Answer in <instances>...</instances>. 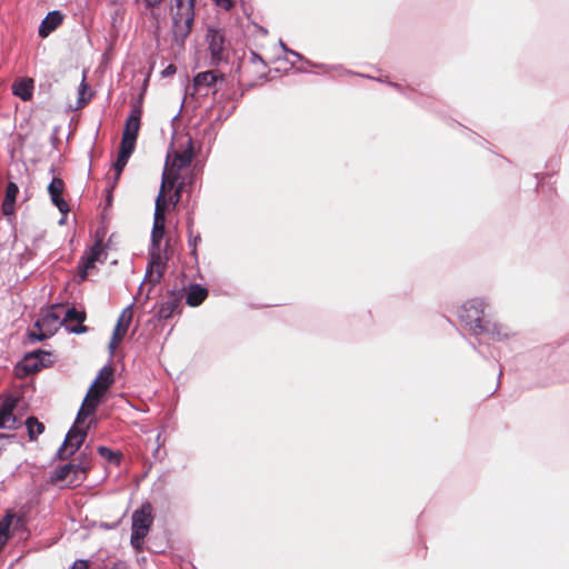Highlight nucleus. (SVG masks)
Listing matches in <instances>:
<instances>
[{"instance_id": "30", "label": "nucleus", "mask_w": 569, "mask_h": 569, "mask_svg": "<svg viewBox=\"0 0 569 569\" xmlns=\"http://www.w3.org/2000/svg\"><path fill=\"white\" fill-rule=\"evenodd\" d=\"M132 317H133L132 306H128L120 313L117 325H120V327L128 329L132 321Z\"/></svg>"}, {"instance_id": "40", "label": "nucleus", "mask_w": 569, "mask_h": 569, "mask_svg": "<svg viewBox=\"0 0 569 569\" xmlns=\"http://www.w3.org/2000/svg\"><path fill=\"white\" fill-rule=\"evenodd\" d=\"M173 73H176V67L173 64H169L163 71H162V76L163 77H170L172 76Z\"/></svg>"}, {"instance_id": "16", "label": "nucleus", "mask_w": 569, "mask_h": 569, "mask_svg": "<svg viewBox=\"0 0 569 569\" xmlns=\"http://www.w3.org/2000/svg\"><path fill=\"white\" fill-rule=\"evenodd\" d=\"M482 329V333L488 335L495 341L508 340L516 335L509 327L490 320H486Z\"/></svg>"}, {"instance_id": "14", "label": "nucleus", "mask_w": 569, "mask_h": 569, "mask_svg": "<svg viewBox=\"0 0 569 569\" xmlns=\"http://www.w3.org/2000/svg\"><path fill=\"white\" fill-rule=\"evenodd\" d=\"M63 189V180L57 177H53L48 186V192L50 194L51 202L59 209L60 212L67 213L69 211V206L62 198Z\"/></svg>"}, {"instance_id": "9", "label": "nucleus", "mask_w": 569, "mask_h": 569, "mask_svg": "<svg viewBox=\"0 0 569 569\" xmlns=\"http://www.w3.org/2000/svg\"><path fill=\"white\" fill-rule=\"evenodd\" d=\"M18 406V399L10 396L4 398L0 403V429L14 430L21 422L14 415ZM10 436L0 433V439H7Z\"/></svg>"}, {"instance_id": "3", "label": "nucleus", "mask_w": 569, "mask_h": 569, "mask_svg": "<svg viewBox=\"0 0 569 569\" xmlns=\"http://www.w3.org/2000/svg\"><path fill=\"white\" fill-rule=\"evenodd\" d=\"M61 309L60 305H52L41 315L34 323L38 331H29L28 333L30 342L42 341L57 332L63 325Z\"/></svg>"}, {"instance_id": "43", "label": "nucleus", "mask_w": 569, "mask_h": 569, "mask_svg": "<svg viewBox=\"0 0 569 569\" xmlns=\"http://www.w3.org/2000/svg\"><path fill=\"white\" fill-rule=\"evenodd\" d=\"M149 8L157 7L162 0H144Z\"/></svg>"}, {"instance_id": "8", "label": "nucleus", "mask_w": 569, "mask_h": 569, "mask_svg": "<svg viewBox=\"0 0 569 569\" xmlns=\"http://www.w3.org/2000/svg\"><path fill=\"white\" fill-rule=\"evenodd\" d=\"M89 427L78 428L72 426L66 435L63 443L57 451V458L66 460L73 456L84 442Z\"/></svg>"}, {"instance_id": "1", "label": "nucleus", "mask_w": 569, "mask_h": 569, "mask_svg": "<svg viewBox=\"0 0 569 569\" xmlns=\"http://www.w3.org/2000/svg\"><path fill=\"white\" fill-rule=\"evenodd\" d=\"M196 0H171L172 33L177 43L183 44L194 21Z\"/></svg>"}, {"instance_id": "5", "label": "nucleus", "mask_w": 569, "mask_h": 569, "mask_svg": "<svg viewBox=\"0 0 569 569\" xmlns=\"http://www.w3.org/2000/svg\"><path fill=\"white\" fill-rule=\"evenodd\" d=\"M206 42L210 53L211 66H218L222 62H228L231 44L222 29L211 26L208 27L206 33Z\"/></svg>"}, {"instance_id": "37", "label": "nucleus", "mask_w": 569, "mask_h": 569, "mask_svg": "<svg viewBox=\"0 0 569 569\" xmlns=\"http://www.w3.org/2000/svg\"><path fill=\"white\" fill-rule=\"evenodd\" d=\"M234 1L236 0H213V2L221 9L228 11L230 10L233 4H234Z\"/></svg>"}, {"instance_id": "13", "label": "nucleus", "mask_w": 569, "mask_h": 569, "mask_svg": "<svg viewBox=\"0 0 569 569\" xmlns=\"http://www.w3.org/2000/svg\"><path fill=\"white\" fill-rule=\"evenodd\" d=\"M173 181H169L166 172L163 173L162 176V183H161V189H160V192L156 199V208H154V219H153V226H158V227H166V214H164V211H166V199L163 197V190L169 187V188H172L173 187Z\"/></svg>"}, {"instance_id": "38", "label": "nucleus", "mask_w": 569, "mask_h": 569, "mask_svg": "<svg viewBox=\"0 0 569 569\" xmlns=\"http://www.w3.org/2000/svg\"><path fill=\"white\" fill-rule=\"evenodd\" d=\"M70 569H88V562L86 560H77Z\"/></svg>"}, {"instance_id": "33", "label": "nucleus", "mask_w": 569, "mask_h": 569, "mask_svg": "<svg viewBox=\"0 0 569 569\" xmlns=\"http://www.w3.org/2000/svg\"><path fill=\"white\" fill-rule=\"evenodd\" d=\"M192 151H186L183 153H179L176 156V161L178 162L179 168L188 167L192 162Z\"/></svg>"}, {"instance_id": "7", "label": "nucleus", "mask_w": 569, "mask_h": 569, "mask_svg": "<svg viewBox=\"0 0 569 569\" xmlns=\"http://www.w3.org/2000/svg\"><path fill=\"white\" fill-rule=\"evenodd\" d=\"M149 256L150 261L147 267L144 280H147L151 286H156L163 277L168 257L166 251L161 250V247H150Z\"/></svg>"}, {"instance_id": "26", "label": "nucleus", "mask_w": 569, "mask_h": 569, "mask_svg": "<svg viewBox=\"0 0 569 569\" xmlns=\"http://www.w3.org/2000/svg\"><path fill=\"white\" fill-rule=\"evenodd\" d=\"M113 382V369L110 366H104L94 381L91 385V389L99 388V386H107V389L112 385Z\"/></svg>"}, {"instance_id": "21", "label": "nucleus", "mask_w": 569, "mask_h": 569, "mask_svg": "<svg viewBox=\"0 0 569 569\" xmlns=\"http://www.w3.org/2000/svg\"><path fill=\"white\" fill-rule=\"evenodd\" d=\"M18 192H19V187L17 186V183H14L12 181L8 182L7 188H6L4 199L2 202V213L4 216H10L14 212V203H16Z\"/></svg>"}, {"instance_id": "44", "label": "nucleus", "mask_w": 569, "mask_h": 569, "mask_svg": "<svg viewBox=\"0 0 569 569\" xmlns=\"http://www.w3.org/2000/svg\"><path fill=\"white\" fill-rule=\"evenodd\" d=\"M111 569H129L124 563H116Z\"/></svg>"}, {"instance_id": "18", "label": "nucleus", "mask_w": 569, "mask_h": 569, "mask_svg": "<svg viewBox=\"0 0 569 569\" xmlns=\"http://www.w3.org/2000/svg\"><path fill=\"white\" fill-rule=\"evenodd\" d=\"M107 391V386H99V388L91 389L89 388L86 398L83 399L82 407L87 409V411L91 412L92 415L97 410L101 398Z\"/></svg>"}, {"instance_id": "34", "label": "nucleus", "mask_w": 569, "mask_h": 569, "mask_svg": "<svg viewBox=\"0 0 569 569\" xmlns=\"http://www.w3.org/2000/svg\"><path fill=\"white\" fill-rule=\"evenodd\" d=\"M13 515L7 513L1 520H0V535L8 536L9 528L12 523Z\"/></svg>"}, {"instance_id": "15", "label": "nucleus", "mask_w": 569, "mask_h": 569, "mask_svg": "<svg viewBox=\"0 0 569 569\" xmlns=\"http://www.w3.org/2000/svg\"><path fill=\"white\" fill-rule=\"evenodd\" d=\"M86 320V312L83 310H78L74 307L67 309L63 318V323L66 322H77L76 326L69 327L66 326V329L74 335L86 333L88 331V327L83 325Z\"/></svg>"}, {"instance_id": "6", "label": "nucleus", "mask_w": 569, "mask_h": 569, "mask_svg": "<svg viewBox=\"0 0 569 569\" xmlns=\"http://www.w3.org/2000/svg\"><path fill=\"white\" fill-rule=\"evenodd\" d=\"M486 306L485 300L475 298L466 301L459 310L461 322L476 336L482 335L483 332Z\"/></svg>"}, {"instance_id": "31", "label": "nucleus", "mask_w": 569, "mask_h": 569, "mask_svg": "<svg viewBox=\"0 0 569 569\" xmlns=\"http://www.w3.org/2000/svg\"><path fill=\"white\" fill-rule=\"evenodd\" d=\"M127 331H128L127 328L120 327V325H116L113 332H112L111 341L109 345V348L111 350H113L117 347V345L123 339Z\"/></svg>"}, {"instance_id": "45", "label": "nucleus", "mask_w": 569, "mask_h": 569, "mask_svg": "<svg viewBox=\"0 0 569 569\" xmlns=\"http://www.w3.org/2000/svg\"><path fill=\"white\" fill-rule=\"evenodd\" d=\"M389 84H390L391 87L397 88V89H399V88H400V86H399L398 83H395V82H389Z\"/></svg>"}, {"instance_id": "19", "label": "nucleus", "mask_w": 569, "mask_h": 569, "mask_svg": "<svg viewBox=\"0 0 569 569\" xmlns=\"http://www.w3.org/2000/svg\"><path fill=\"white\" fill-rule=\"evenodd\" d=\"M12 93L19 97L22 101H29L33 94V80L30 78H22L14 81L12 84Z\"/></svg>"}, {"instance_id": "29", "label": "nucleus", "mask_w": 569, "mask_h": 569, "mask_svg": "<svg viewBox=\"0 0 569 569\" xmlns=\"http://www.w3.org/2000/svg\"><path fill=\"white\" fill-rule=\"evenodd\" d=\"M98 453L107 459L109 462H113L116 465H119L121 461V455L119 452H114L108 447L100 446L98 447Z\"/></svg>"}, {"instance_id": "39", "label": "nucleus", "mask_w": 569, "mask_h": 569, "mask_svg": "<svg viewBox=\"0 0 569 569\" xmlns=\"http://www.w3.org/2000/svg\"><path fill=\"white\" fill-rule=\"evenodd\" d=\"M280 46H281V48H282L286 52L290 53L291 56L296 57V58H297V59H299V60H301V59H302V56H301L300 53H298L297 51H293V50H291V49H288V48L286 47V44H284L282 41H280Z\"/></svg>"}, {"instance_id": "10", "label": "nucleus", "mask_w": 569, "mask_h": 569, "mask_svg": "<svg viewBox=\"0 0 569 569\" xmlns=\"http://www.w3.org/2000/svg\"><path fill=\"white\" fill-rule=\"evenodd\" d=\"M141 114V107L139 104H133L131 107L130 114L126 120L120 144H124L132 148L136 147V141L140 129Z\"/></svg>"}, {"instance_id": "23", "label": "nucleus", "mask_w": 569, "mask_h": 569, "mask_svg": "<svg viewBox=\"0 0 569 569\" xmlns=\"http://www.w3.org/2000/svg\"><path fill=\"white\" fill-rule=\"evenodd\" d=\"M102 253H103L102 240H97L94 242V244L90 248V251L86 258V262L83 264L84 270L80 273L81 278L87 277V270L92 268L94 262L100 260V257Z\"/></svg>"}, {"instance_id": "11", "label": "nucleus", "mask_w": 569, "mask_h": 569, "mask_svg": "<svg viewBox=\"0 0 569 569\" xmlns=\"http://www.w3.org/2000/svg\"><path fill=\"white\" fill-rule=\"evenodd\" d=\"M224 76L223 73L219 72L218 70H208L199 72L193 78V89L196 92L201 93L203 89L206 91L203 94H208L209 89H213L212 92L216 93L217 89L214 88L216 83L218 81H223Z\"/></svg>"}, {"instance_id": "32", "label": "nucleus", "mask_w": 569, "mask_h": 569, "mask_svg": "<svg viewBox=\"0 0 569 569\" xmlns=\"http://www.w3.org/2000/svg\"><path fill=\"white\" fill-rule=\"evenodd\" d=\"M166 227L153 226L151 231L150 247H161V240L164 236Z\"/></svg>"}, {"instance_id": "24", "label": "nucleus", "mask_w": 569, "mask_h": 569, "mask_svg": "<svg viewBox=\"0 0 569 569\" xmlns=\"http://www.w3.org/2000/svg\"><path fill=\"white\" fill-rule=\"evenodd\" d=\"M133 150H134V148H132V147L120 144V150H119L117 160L113 163V168L116 170V178H114L116 181L119 179V177H120L122 170L124 169Z\"/></svg>"}, {"instance_id": "42", "label": "nucleus", "mask_w": 569, "mask_h": 569, "mask_svg": "<svg viewBox=\"0 0 569 569\" xmlns=\"http://www.w3.org/2000/svg\"><path fill=\"white\" fill-rule=\"evenodd\" d=\"M124 0H108V4L111 7H122Z\"/></svg>"}, {"instance_id": "27", "label": "nucleus", "mask_w": 569, "mask_h": 569, "mask_svg": "<svg viewBox=\"0 0 569 569\" xmlns=\"http://www.w3.org/2000/svg\"><path fill=\"white\" fill-rule=\"evenodd\" d=\"M192 227H193V218L188 217V221H187L188 246L191 248V254L194 258H197V246L201 241V237L199 233L193 236Z\"/></svg>"}, {"instance_id": "12", "label": "nucleus", "mask_w": 569, "mask_h": 569, "mask_svg": "<svg viewBox=\"0 0 569 569\" xmlns=\"http://www.w3.org/2000/svg\"><path fill=\"white\" fill-rule=\"evenodd\" d=\"M182 293L179 291H169L161 301L157 311L158 320L169 319L180 307Z\"/></svg>"}, {"instance_id": "35", "label": "nucleus", "mask_w": 569, "mask_h": 569, "mask_svg": "<svg viewBox=\"0 0 569 569\" xmlns=\"http://www.w3.org/2000/svg\"><path fill=\"white\" fill-rule=\"evenodd\" d=\"M87 89H88V84L86 83V80L83 78L80 83L79 91H78V93H79L78 106H77L78 109L82 108L88 101V99H84V92L87 91Z\"/></svg>"}, {"instance_id": "36", "label": "nucleus", "mask_w": 569, "mask_h": 569, "mask_svg": "<svg viewBox=\"0 0 569 569\" xmlns=\"http://www.w3.org/2000/svg\"><path fill=\"white\" fill-rule=\"evenodd\" d=\"M91 415H92L91 412L87 411V409H86V408H83V407L81 406V408L79 409V411H78V413H77L76 421H74V425H73V426H76V427H77V425H81V423H83V422H84V420H86L89 416H91Z\"/></svg>"}, {"instance_id": "4", "label": "nucleus", "mask_w": 569, "mask_h": 569, "mask_svg": "<svg viewBox=\"0 0 569 569\" xmlns=\"http://www.w3.org/2000/svg\"><path fill=\"white\" fill-rule=\"evenodd\" d=\"M152 522V506L149 502L143 503L132 513L130 542L136 550H142L144 539L148 536Z\"/></svg>"}, {"instance_id": "28", "label": "nucleus", "mask_w": 569, "mask_h": 569, "mask_svg": "<svg viewBox=\"0 0 569 569\" xmlns=\"http://www.w3.org/2000/svg\"><path fill=\"white\" fill-rule=\"evenodd\" d=\"M249 63L254 69V72L259 74V77L266 76L267 64L258 53L253 51L250 52Z\"/></svg>"}, {"instance_id": "20", "label": "nucleus", "mask_w": 569, "mask_h": 569, "mask_svg": "<svg viewBox=\"0 0 569 569\" xmlns=\"http://www.w3.org/2000/svg\"><path fill=\"white\" fill-rule=\"evenodd\" d=\"M43 356L50 357V353L39 350L37 352L27 355L24 357L23 365H22L23 370L28 373L37 372V371L41 370L44 367V363L42 362V358H41Z\"/></svg>"}, {"instance_id": "41", "label": "nucleus", "mask_w": 569, "mask_h": 569, "mask_svg": "<svg viewBox=\"0 0 569 569\" xmlns=\"http://www.w3.org/2000/svg\"><path fill=\"white\" fill-rule=\"evenodd\" d=\"M180 193H181V184H179L178 189L176 190L174 194L172 196L173 204L178 203V201L180 199Z\"/></svg>"}, {"instance_id": "22", "label": "nucleus", "mask_w": 569, "mask_h": 569, "mask_svg": "<svg viewBox=\"0 0 569 569\" xmlns=\"http://www.w3.org/2000/svg\"><path fill=\"white\" fill-rule=\"evenodd\" d=\"M208 296V290L200 284H191L186 296V302L191 307H198Z\"/></svg>"}, {"instance_id": "25", "label": "nucleus", "mask_w": 569, "mask_h": 569, "mask_svg": "<svg viewBox=\"0 0 569 569\" xmlns=\"http://www.w3.org/2000/svg\"><path fill=\"white\" fill-rule=\"evenodd\" d=\"M24 425L28 431L29 440L31 441L37 440L38 437L44 431V425L33 416L28 417L24 421Z\"/></svg>"}, {"instance_id": "2", "label": "nucleus", "mask_w": 569, "mask_h": 569, "mask_svg": "<svg viewBox=\"0 0 569 569\" xmlns=\"http://www.w3.org/2000/svg\"><path fill=\"white\" fill-rule=\"evenodd\" d=\"M90 468V460L82 452L77 463H67L57 468L49 478L51 485L67 481L68 487H77L84 481L87 472Z\"/></svg>"}, {"instance_id": "17", "label": "nucleus", "mask_w": 569, "mask_h": 569, "mask_svg": "<svg viewBox=\"0 0 569 569\" xmlns=\"http://www.w3.org/2000/svg\"><path fill=\"white\" fill-rule=\"evenodd\" d=\"M63 21V14L59 10L50 11L41 21L38 33L41 38H47Z\"/></svg>"}]
</instances>
